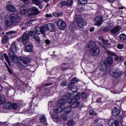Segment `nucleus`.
I'll list each match as a JSON object with an SVG mask.
<instances>
[{
	"mask_svg": "<svg viewBox=\"0 0 126 126\" xmlns=\"http://www.w3.org/2000/svg\"><path fill=\"white\" fill-rule=\"evenodd\" d=\"M18 48L16 47L15 42H13L12 44L11 47L9 49V58L11 60V63H17L19 62L18 58L15 55V53L17 52Z\"/></svg>",
	"mask_w": 126,
	"mask_h": 126,
	"instance_id": "obj_1",
	"label": "nucleus"
},
{
	"mask_svg": "<svg viewBox=\"0 0 126 126\" xmlns=\"http://www.w3.org/2000/svg\"><path fill=\"white\" fill-rule=\"evenodd\" d=\"M72 95H73V94H70L69 93H66L64 95L61 96V99L58 100L56 102V106H58V107H62V106H63V105L65 104V100L69 98L70 96H72Z\"/></svg>",
	"mask_w": 126,
	"mask_h": 126,
	"instance_id": "obj_2",
	"label": "nucleus"
},
{
	"mask_svg": "<svg viewBox=\"0 0 126 126\" xmlns=\"http://www.w3.org/2000/svg\"><path fill=\"white\" fill-rule=\"evenodd\" d=\"M22 19V18L19 16V15L15 13H11L9 16V19L13 24H17L20 22Z\"/></svg>",
	"mask_w": 126,
	"mask_h": 126,
	"instance_id": "obj_3",
	"label": "nucleus"
},
{
	"mask_svg": "<svg viewBox=\"0 0 126 126\" xmlns=\"http://www.w3.org/2000/svg\"><path fill=\"white\" fill-rule=\"evenodd\" d=\"M67 103L70 104L71 103V108H73V109H75L76 108H78L79 107V101L76 100L75 99H72L71 97H69V98L67 100Z\"/></svg>",
	"mask_w": 126,
	"mask_h": 126,
	"instance_id": "obj_4",
	"label": "nucleus"
},
{
	"mask_svg": "<svg viewBox=\"0 0 126 126\" xmlns=\"http://www.w3.org/2000/svg\"><path fill=\"white\" fill-rule=\"evenodd\" d=\"M75 21L78 27L80 28H83L84 26H86L87 25V22H86V21H85V20L83 19L82 18L77 19L75 20Z\"/></svg>",
	"mask_w": 126,
	"mask_h": 126,
	"instance_id": "obj_5",
	"label": "nucleus"
},
{
	"mask_svg": "<svg viewBox=\"0 0 126 126\" xmlns=\"http://www.w3.org/2000/svg\"><path fill=\"white\" fill-rule=\"evenodd\" d=\"M55 23L57 27L60 30H64V29L66 28V23L63 21L58 20L55 22Z\"/></svg>",
	"mask_w": 126,
	"mask_h": 126,
	"instance_id": "obj_6",
	"label": "nucleus"
},
{
	"mask_svg": "<svg viewBox=\"0 0 126 126\" xmlns=\"http://www.w3.org/2000/svg\"><path fill=\"white\" fill-rule=\"evenodd\" d=\"M94 25L101 26L103 23V17L101 15L97 16L94 19Z\"/></svg>",
	"mask_w": 126,
	"mask_h": 126,
	"instance_id": "obj_7",
	"label": "nucleus"
},
{
	"mask_svg": "<svg viewBox=\"0 0 126 126\" xmlns=\"http://www.w3.org/2000/svg\"><path fill=\"white\" fill-rule=\"evenodd\" d=\"M47 30L45 29V25L41 27H37L35 29V32L37 35H40L41 34H43V35H45V32H46Z\"/></svg>",
	"mask_w": 126,
	"mask_h": 126,
	"instance_id": "obj_8",
	"label": "nucleus"
},
{
	"mask_svg": "<svg viewBox=\"0 0 126 126\" xmlns=\"http://www.w3.org/2000/svg\"><path fill=\"white\" fill-rule=\"evenodd\" d=\"M19 59L23 63L22 65L24 67H26V66H28V63H31V59L30 58L20 57Z\"/></svg>",
	"mask_w": 126,
	"mask_h": 126,
	"instance_id": "obj_9",
	"label": "nucleus"
},
{
	"mask_svg": "<svg viewBox=\"0 0 126 126\" xmlns=\"http://www.w3.org/2000/svg\"><path fill=\"white\" fill-rule=\"evenodd\" d=\"M109 74L111 76H112L115 78H118V77H120V76L122 74V72L118 70H114L113 71H110Z\"/></svg>",
	"mask_w": 126,
	"mask_h": 126,
	"instance_id": "obj_10",
	"label": "nucleus"
},
{
	"mask_svg": "<svg viewBox=\"0 0 126 126\" xmlns=\"http://www.w3.org/2000/svg\"><path fill=\"white\" fill-rule=\"evenodd\" d=\"M113 27H114V22L112 21H108L107 22V27L103 29V31L104 32H109V31L113 29Z\"/></svg>",
	"mask_w": 126,
	"mask_h": 126,
	"instance_id": "obj_11",
	"label": "nucleus"
},
{
	"mask_svg": "<svg viewBox=\"0 0 126 126\" xmlns=\"http://www.w3.org/2000/svg\"><path fill=\"white\" fill-rule=\"evenodd\" d=\"M45 30L46 31H50V32H54L55 30V25L52 23H48L46 25H45Z\"/></svg>",
	"mask_w": 126,
	"mask_h": 126,
	"instance_id": "obj_12",
	"label": "nucleus"
},
{
	"mask_svg": "<svg viewBox=\"0 0 126 126\" xmlns=\"http://www.w3.org/2000/svg\"><path fill=\"white\" fill-rule=\"evenodd\" d=\"M97 43L100 47H103V48H105V50H106V54H108V55H109V56H113V57H115V56H116V54H115V53L110 50H108V49H109V47L104 46V45H103V44H102V43H101V42L100 41H97Z\"/></svg>",
	"mask_w": 126,
	"mask_h": 126,
	"instance_id": "obj_13",
	"label": "nucleus"
},
{
	"mask_svg": "<svg viewBox=\"0 0 126 126\" xmlns=\"http://www.w3.org/2000/svg\"><path fill=\"white\" fill-rule=\"evenodd\" d=\"M68 89L71 90L73 93H71V94H73L72 95L70 96V97H73V95H74V93L77 91V86L75 85H73L71 84H69L68 85Z\"/></svg>",
	"mask_w": 126,
	"mask_h": 126,
	"instance_id": "obj_14",
	"label": "nucleus"
},
{
	"mask_svg": "<svg viewBox=\"0 0 126 126\" xmlns=\"http://www.w3.org/2000/svg\"><path fill=\"white\" fill-rule=\"evenodd\" d=\"M99 54H100V48L98 46L91 50V54L92 56H98Z\"/></svg>",
	"mask_w": 126,
	"mask_h": 126,
	"instance_id": "obj_15",
	"label": "nucleus"
},
{
	"mask_svg": "<svg viewBox=\"0 0 126 126\" xmlns=\"http://www.w3.org/2000/svg\"><path fill=\"white\" fill-rule=\"evenodd\" d=\"M120 30H121L120 27L117 26L111 31V33L114 35V36H117V35H119Z\"/></svg>",
	"mask_w": 126,
	"mask_h": 126,
	"instance_id": "obj_16",
	"label": "nucleus"
},
{
	"mask_svg": "<svg viewBox=\"0 0 126 126\" xmlns=\"http://www.w3.org/2000/svg\"><path fill=\"white\" fill-rule=\"evenodd\" d=\"M113 58L109 57L105 60L104 63L106 65V66H110V65L113 64Z\"/></svg>",
	"mask_w": 126,
	"mask_h": 126,
	"instance_id": "obj_17",
	"label": "nucleus"
},
{
	"mask_svg": "<svg viewBox=\"0 0 126 126\" xmlns=\"http://www.w3.org/2000/svg\"><path fill=\"white\" fill-rule=\"evenodd\" d=\"M88 48L90 49V50H92V49H94V48L97 47V45H96V42L95 41H93L92 40H90L87 44Z\"/></svg>",
	"mask_w": 126,
	"mask_h": 126,
	"instance_id": "obj_18",
	"label": "nucleus"
},
{
	"mask_svg": "<svg viewBox=\"0 0 126 126\" xmlns=\"http://www.w3.org/2000/svg\"><path fill=\"white\" fill-rule=\"evenodd\" d=\"M30 10L32 15H36V14H39L40 13L38 8L35 6H31L30 7Z\"/></svg>",
	"mask_w": 126,
	"mask_h": 126,
	"instance_id": "obj_19",
	"label": "nucleus"
},
{
	"mask_svg": "<svg viewBox=\"0 0 126 126\" xmlns=\"http://www.w3.org/2000/svg\"><path fill=\"white\" fill-rule=\"evenodd\" d=\"M6 8L8 11H10V12H16V9L13 5L9 4L6 6Z\"/></svg>",
	"mask_w": 126,
	"mask_h": 126,
	"instance_id": "obj_20",
	"label": "nucleus"
},
{
	"mask_svg": "<svg viewBox=\"0 0 126 126\" xmlns=\"http://www.w3.org/2000/svg\"><path fill=\"white\" fill-rule=\"evenodd\" d=\"M30 38V36L29 35V34L27 33H24V35L22 36L23 44L26 45V43H27V41H28Z\"/></svg>",
	"mask_w": 126,
	"mask_h": 126,
	"instance_id": "obj_21",
	"label": "nucleus"
},
{
	"mask_svg": "<svg viewBox=\"0 0 126 126\" xmlns=\"http://www.w3.org/2000/svg\"><path fill=\"white\" fill-rule=\"evenodd\" d=\"M50 114L51 115V117L52 118L53 121L55 122V123H58V122H61V118L59 117L58 114H52L51 112H50Z\"/></svg>",
	"mask_w": 126,
	"mask_h": 126,
	"instance_id": "obj_22",
	"label": "nucleus"
},
{
	"mask_svg": "<svg viewBox=\"0 0 126 126\" xmlns=\"http://www.w3.org/2000/svg\"><path fill=\"white\" fill-rule=\"evenodd\" d=\"M63 111L65 115H68L69 114H70V113H71V107H70V106L64 107Z\"/></svg>",
	"mask_w": 126,
	"mask_h": 126,
	"instance_id": "obj_23",
	"label": "nucleus"
},
{
	"mask_svg": "<svg viewBox=\"0 0 126 126\" xmlns=\"http://www.w3.org/2000/svg\"><path fill=\"white\" fill-rule=\"evenodd\" d=\"M3 108L5 109V110H11V109H12V103L10 102H7L4 104Z\"/></svg>",
	"mask_w": 126,
	"mask_h": 126,
	"instance_id": "obj_24",
	"label": "nucleus"
},
{
	"mask_svg": "<svg viewBox=\"0 0 126 126\" xmlns=\"http://www.w3.org/2000/svg\"><path fill=\"white\" fill-rule=\"evenodd\" d=\"M32 2L35 4V5H37L39 8L42 9L43 8V4L39 0H32Z\"/></svg>",
	"mask_w": 126,
	"mask_h": 126,
	"instance_id": "obj_25",
	"label": "nucleus"
},
{
	"mask_svg": "<svg viewBox=\"0 0 126 126\" xmlns=\"http://www.w3.org/2000/svg\"><path fill=\"white\" fill-rule=\"evenodd\" d=\"M25 52H29V53L33 52V45L30 44L27 45L25 49Z\"/></svg>",
	"mask_w": 126,
	"mask_h": 126,
	"instance_id": "obj_26",
	"label": "nucleus"
},
{
	"mask_svg": "<svg viewBox=\"0 0 126 126\" xmlns=\"http://www.w3.org/2000/svg\"><path fill=\"white\" fill-rule=\"evenodd\" d=\"M121 113V110L118 108H115L112 111V115L114 117H117V116H119L120 113Z\"/></svg>",
	"mask_w": 126,
	"mask_h": 126,
	"instance_id": "obj_27",
	"label": "nucleus"
},
{
	"mask_svg": "<svg viewBox=\"0 0 126 126\" xmlns=\"http://www.w3.org/2000/svg\"><path fill=\"white\" fill-rule=\"evenodd\" d=\"M36 33L37 32H36V31H34V30L30 31L28 32V34L29 36H31L32 37H33V38L37 36V34Z\"/></svg>",
	"mask_w": 126,
	"mask_h": 126,
	"instance_id": "obj_28",
	"label": "nucleus"
},
{
	"mask_svg": "<svg viewBox=\"0 0 126 126\" xmlns=\"http://www.w3.org/2000/svg\"><path fill=\"white\" fill-rule=\"evenodd\" d=\"M50 81H52V83H49V84H45L44 85H42L41 87V88H44V87H46L47 86H49V85H53V83H55V81H56V79L54 78H51Z\"/></svg>",
	"mask_w": 126,
	"mask_h": 126,
	"instance_id": "obj_29",
	"label": "nucleus"
},
{
	"mask_svg": "<svg viewBox=\"0 0 126 126\" xmlns=\"http://www.w3.org/2000/svg\"><path fill=\"white\" fill-rule=\"evenodd\" d=\"M4 24L7 27H10L12 25V22L8 19H6L4 21Z\"/></svg>",
	"mask_w": 126,
	"mask_h": 126,
	"instance_id": "obj_30",
	"label": "nucleus"
},
{
	"mask_svg": "<svg viewBox=\"0 0 126 126\" xmlns=\"http://www.w3.org/2000/svg\"><path fill=\"white\" fill-rule=\"evenodd\" d=\"M69 68H70V66L68 63H63L62 64V69L63 70H65V69H69Z\"/></svg>",
	"mask_w": 126,
	"mask_h": 126,
	"instance_id": "obj_31",
	"label": "nucleus"
},
{
	"mask_svg": "<svg viewBox=\"0 0 126 126\" xmlns=\"http://www.w3.org/2000/svg\"><path fill=\"white\" fill-rule=\"evenodd\" d=\"M4 57V59L6 61V62H7L8 64L9 65H11V64H10V61H9V58H8V56H7V54L4 53L3 54Z\"/></svg>",
	"mask_w": 126,
	"mask_h": 126,
	"instance_id": "obj_32",
	"label": "nucleus"
},
{
	"mask_svg": "<svg viewBox=\"0 0 126 126\" xmlns=\"http://www.w3.org/2000/svg\"><path fill=\"white\" fill-rule=\"evenodd\" d=\"M107 65H106V64H102L99 68V70L100 71H102V72H104V71H105L106 70V69H107Z\"/></svg>",
	"mask_w": 126,
	"mask_h": 126,
	"instance_id": "obj_33",
	"label": "nucleus"
},
{
	"mask_svg": "<svg viewBox=\"0 0 126 126\" xmlns=\"http://www.w3.org/2000/svg\"><path fill=\"white\" fill-rule=\"evenodd\" d=\"M115 60L117 62H119V63H122V62H124V59L122 58V56L118 57L117 56L115 57Z\"/></svg>",
	"mask_w": 126,
	"mask_h": 126,
	"instance_id": "obj_34",
	"label": "nucleus"
},
{
	"mask_svg": "<svg viewBox=\"0 0 126 126\" xmlns=\"http://www.w3.org/2000/svg\"><path fill=\"white\" fill-rule=\"evenodd\" d=\"M119 39L121 40V41H126V35L125 33H122L120 35Z\"/></svg>",
	"mask_w": 126,
	"mask_h": 126,
	"instance_id": "obj_35",
	"label": "nucleus"
},
{
	"mask_svg": "<svg viewBox=\"0 0 126 126\" xmlns=\"http://www.w3.org/2000/svg\"><path fill=\"white\" fill-rule=\"evenodd\" d=\"M63 111V108L62 107L59 106L57 108H55L53 110V112L54 113H61Z\"/></svg>",
	"mask_w": 126,
	"mask_h": 126,
	"instance_id": "obj_36",
	"label": "nucleus"
},
{
	"mask_svg": "<svg viewBox=\"0 0 126 126\" xmlns=\"http://www.w3.org/2000/svg\"><path fill=\"white\" fill-rule=\"evenodd\" d=\"M7 41H8V36L4 35V37L2 38L1 43L2 44H5Z\"/></svg>",
	"mask_w": 126,
	"mask_h": 126,
	"instance_id": "obj_37",
	"label": "nucleus"
},
{
	"mask_svg": "<svg viewBox=\"0 0 126 126\" xmlns=\"http://www.w3.org/2000/svg\"><path fill=\"white\" fill-rule=\"evenodd\" d=\"M74 95H73L72 99H75V100H76L77 101L78 100H80V96L81 94L80 93L77 94V95L74 96Z\"/></svg>",
	"mask_w": 126,
	"mask_h": 126,
	"instance_id": "obj_38",
	"label": "nucleus"
},
{
	"mask_svg": "<svg viewBox=\"0 0 126 126\" xmlns=\"http://www.w3.org/2000/svg\"><path fill=\"white\" fill-rule=\"evenodd\" d=\"M69 30H70V31H74V29H75V26H74V22H73V23L69 26Z\"/></svg>",
	"mask_w": 126,
	"mask_h": 126,
	"instance_id": "obj_39",
	"label": "nucleus"
},
{
	"mask_svg": "<svg viewBox=\"0 0 126 126\" xmlns=\"http://www.w3.org/2000/svg\"><path fill=\"white\" fill-rule=\"evenodd\" d=\"M39 121L41 123H45L46 122V117L44 115L41 116L39 118Z\"/></svg>",
	"mask_w": 126,
	"mask_h": 126,
	"instance_id": "obj_40",
	"label": "nucleus"
},
{
	"mask_svg": "<svg viewBox=\"0 0 126 126\" xmlns=\"http://www.w3.org/2000/svg\"><path fill=\"white\" fill-rule=\"evenodd\" d=\"M20 27L21 28L22 30H24V29H26L28 27L26 24H20Z\"/></svg>",
	"mask_w": 126,
	"mask_h": 126,
	"instance_id": "obj_41",
	"label": "nucleus"
},
{
	"mask_svg": "<svg viewBox=\"0 0 126 126\" xmlns=\"http://www.w3.org/2000/svg\"><path fill=\"white\" fill-rule=\"evenodd\" d=\"M34 21H35V20L34 19L28 21V22H27L26 24L27 25V26H28V27H29V26H31V24H32V23L34 22Z\"/></svg>",
	"mask_w": 126,
	"mask_h": 126,
	"instance_id": "obj_42",
	"label": "nucleus"
},
{
	"mask_svg": "<svg viewBox=\"0 0 126 126\" xmlns=\"http://www.w3.org/2000/svg\"><path fill=\"white\" fill-rule=\"evenodd\" d=\"M78 2L80 4H86L88 2V0H79Z\"/></svg>",
	"mask_w": 126,
	"mask_h": 126,
	"instance_id": "obj_43",
	"label": "nucleus"
},
{
	"mask_svg": "<svg viewBox=\"0 0 126 126\" xmlns=\"http://www.w3.org/2000/svg\"><path fill=\"white\" fill-rule=\"evenodd\" d=\"M67 3V6H71L72 5V3H73V0H68L67 1H66Z\"/></svg>",
	"mask_w": 126,
	"mask_h": 126,
	"instance_id": "obj_44",
	"label": "nucleus"
},
{
	"mask_svg": "<svg viewBox=\"0 0 126 126\" xmlns=\"http://www.w3.org/2000/svg\"><path fill=\"white\" fill-rule=\"evenodd\" d=\"M81 96H82V99H86L87 98V96H88V94L86 93L83 92L81 94Z\"/></svg>",
	"mask_w": 126,
	"mask_h": 126,
	"instance_id": "obj_45",
	"label": "nucleus"
},
{
	"mask_svg": "<svg viewBox=\"0 0 126 126\" xmlns=\"http://www.w3.org/2000/svg\"><path fill=\"white\" fill-rule=\"evenodd\" d=\"M20 12L21 13H22V14H26V13H27V12H29V10H26V9H23L20 10Z\"/></svg>",
	"mask_w": 126,
	"mask_h": 126,
	"instance_id": "obj_46",
	"label": "nucleus"
},
{
	"mask_svg": "<svg viewBox=\"0 0 126 126\" xmlns=\"http://www.w3.org/2000/svg\"><path fill=\"white\" fill-rule=\"evenodd\" d=\"M78 80L76 79V77L73 78L72 80L71 81V83L70 84H72L73 85H74V84L76 83Z\"/></svg>",
	"mask_w": 126,
	"mask_h": 126,
	"instance_id": "obj_47",
	"label": "nucleus"
},
{
	"mask_svg": "<svg viewBox=\"0 0 126 126\" xmlns=\"http://www.w3.org/2000/svg\"><path fill=\"white\" fill-rule=\"evenodd\" d=\"M67 126H74V122L73 121H69L67 123Z\"/></svg>",
	"mask_w": 126,
	"mask_h": 126,
	"instance_id": "obj_48",
	"label": "nucleus"
},
{
	"mask_svg": "<svg viewBox=\"0 0 126 126\" xmlns=\"http://www.w3.org/2000/svg\"><path fill=\"white\" fill-rule=\"evenodd\" d=\"M33 39H34L36 42H37L38 43H40V41H41L40 40V37H39L37 34L33 37Z\"/></svg>",
	"mask_w": 126,
	"mask_h": 126,
	"instance_id": "obj_49",
	"label": "nucleus"
},
{
	"mask_svg": "<svg viewBox=\"0 0 126 126\" xmlns=\"http://www.w3.org/2000/svg\"><path fill=\"white\" fill-rule=\"evenodd\" d=\"M67 82L65 80H63L61 82V85L63 87L67 86Z\"/></svg>",
	"mask_w": 126,
	"mask_h": 126,
	"instance_id": "obj_50",
	"label": "nucleus"
},
{
	"mask_svg": "<svg viewBox=\"0 0 126 126\" xmlns=\"http://www.w3.org/2000/svg\"><path fill=\"white\" fill-rule=\"evenodd\" d=\"M16 33V32H14L13 31H11L10 32H7L6 33V35H10L12 34H15Z\"/></svg>",
	"mask_w": 126,
	"mask_h": 126,
	"instance_id": "obj_51",
	"label": "nucleus"
},
{
	"mask_svg": "<svg viewBox=\"0 0 126 126\" xmlns=\"http://www.w3.org/2000/svg\"><path fill=\"white\" fill-rule=\"evenodd\" d=\"M61 117V119H63V120L64 121L67 120V116H66L65 115L62 114Z\"/></svg>",
	"mask_w": 126,
	"mask_h": 126,
	"instance_id": "obj_52",
	"label": "nucleus"
},
{
	"mask_svg": "<svg viewBox=\"0 0 126 126\" xmlns=\"http://www.w3.org/2000/svg\"><path fill=\"white\" fill-rule=\"evenodd\" d=\"M63 15V14H60V13H57V12L53 13V15H54V16H55V17H59V16H61V15Z\"/></svg>",
	"mask_w": 126,
	"mask_h": 126,
	"instance_id": "obj_53",
	"label": "nucleus"
},
{
	"mask_svg": "<svg viewBox=\"0 0 126 126\" xmlns=\"http://www.w3.org/2000/svg\"><path fill=\"white\" fill-rule=\"evenodd\" d=\"M12 106L14 110H16V109L18 108V106H17V104L16 103H13V104H12Z\"/></svg>",
	"mask_w": 126,
	"mask_h": 126,
	"instance_id": "obj_54",
	"label": "nucleus"
},
{
	"mask_svg": "<svg viewBox=\"0 0 126 126\" xmlns=\"http://www.w3.org/2000/svg\"><path fill=\"white\" fill-rule=\"evenodd\" d=\"M21 1H23L25 4H28V3H30V0H21Z\"/></svg>",
	"mask_w": 126,
	"mask_h": 126,
	"instance_id": "obj_55",
	"label": "nucleus"
},
{
	"mask_svg": "<svg viewBox=\"0 0 126 126\" xmlns=\"http://www.w3.org/2000/svg\"><path fill=\"white\" fill-rule=\"evenodd\" d=\"M61 4L62 6H64L65 5H67L66 1H62L61 2Z\"/></svg>",
	"mask_w": 126,
	"mask_h": 126,
	"instance_id": "obj_56",
	"label": "nucleus"
},
{
	"mask_svg": "<svg viewBox=\"0 0 126 126\" xmlns=\"http://www.w3.org/2000/svg\"><path fill=\"white\" fill-rule=\"evenodd\" d=\"M102 42L105 45H108V43H109V41L107 39H102Z\"/></svg>",
	"mask_w": 126,
	"mask_h": 126,
	"instance_id": "obj_57",
	"label": "nucleus"
},
{
	"mask_svg": "<svg viewBox=\"0 0 126 126\" xmlns=\"http://www.w3.org/2000/svg\"><path fill=\"white\" fill-rule=\"evenodd\" d=\"M117 48L120 49H124V45L119 44L118 45Z\"/></svg>",
	"mask_w": 126,
	"mask_h": 126,
	"instance_id": "obj_58",
	"label": "nucleus"
},
{
	"mask_svg": "<svg viewBox=\"0 0 126 126\" xmlns=\"http://www.w3.org/2000/svg\"><path fill=\"white\" fill-rule=\"evenodd\" d=\"M45 16L47 18H51V17H53V15H52L51 14H47L45 15Z\"/></svg>",
	"mask_w": 126,
	"mask_h": 126,
	"instance_id": "obj_59",
	"label": "nucleus"
},
{
	"mask_svg": "<svg viewBox=\"0 0 126 126\" xmlns=\"http://www.w3.org/2000/svg\"><path fill=\"white\" fill-rule=\"evenodd\" d=\"M89 114H90V115H91V116L93 115L94 114V111H93V110H91V111H90Z\"/></svg>",
	"mask_w": 126,
	"mask_h": 126,
	"instance_id": "obj_60",
	"label": "nucleus"
},
{
	"mask_svg": "<svg viewBox=\"0 0 126 126\" xmlns=\"http://www.w3.org/2000/svg\"><path fill=\"white\" fill-rule=\"evenodd\" d=\"M44 94H43V95L44 96V95H47V94H48V91H46V90H47V89H44Z\"/></svg>",
	"mask_w": 126,
	"mask_h": 126,
	"instance_id": "obj_61",
	"label": "nucleus"
},
{
	"mask_svg": "<svg viewBox=\"0 0 126 126\" xmlns=\"http://www.w3.org/2000/svg\"><path fill=\"white\" fill-rule=\"evenodd\" d=\"M95 30V29L94 27H92V28L90 29V32H94V31Z\"/></svg>",
	"mask_w": 126,
	"mask_h": 126,
	"instance_id": "obj_62",
	"label": "nucleus"
},
{
	"mask_svg": "<svg viewBox=\"0 0 126 126\" xmlns=\"http://www.w3.org/2000/svg\"><path fill=\"white\" fill-rule=\"evenodd\" d=\"M8 71L11 74H12V70H11L9 67H8Z\"/></svg>",
	"mask_w": 126,
	"mask_h": 126,
	"instance_id": "obj_63",
	"label": "nucleus"
},
{
	"mask_svg": "<svg viewBox=\"0 0 126 126\" xmlns=\"http://www.w3.org/2000/svg\"><path fill=\"white\" fill-rule=\"evenodd\" d=\"M98 122H99V119H96L94 121V124H98Z\"/></svg>",
	"mask_w": 126,
	"mask_h": 126,
	"instance_id": "obj_64",
	"label": "nucleus"
}]
</instances>
